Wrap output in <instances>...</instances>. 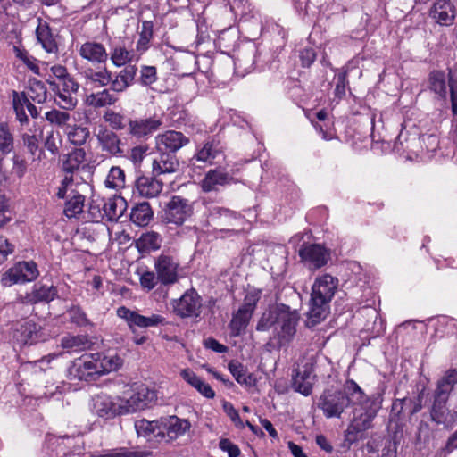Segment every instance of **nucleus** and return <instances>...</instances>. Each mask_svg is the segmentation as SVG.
Segmentation results:
<instances>
[{"label":"nucleus","instance_id":"obj_7","mask_svg":"<svg viewBox=\"0 0 457 457\" xmlns=\"http://www.w3.org/2000/svg\"><path fill=\"white\" fill-rule=\"evenodd\" d=\"M39 275L37 264L33 262H20L7 270L2 276L1 283L4 287L30 282Z\"/></svg>","mask_w":457,"mask_h":457},{"label":"nucleus","instance_id":"obj_11","mask_svg":"<svg viewBox=\"0 0 457 457\" xmlns=\"http://www.w3.org/2000/svg\"><path fill=\"white\" fill-rule=\"evenodd\" d=\"M117 315L127 322L129 329L131 330H134L135 327L141 328L156 327L162 324L164 320L163 317L159 314H152L151 316L146 317L125 306H120L117 309Z\"/></svg>","mask_w":457,"mask_h":457},{"label":"nucleus","instance_id":"obj_27","mask_svg":"<svg viewBox=\"0 0 457 457\" xmlns=\"http://www.w3.org/2000/svg\"><path fill=\"white\" fill-rule=\"evenodd\" d=\"M37 38L42 45V47L47 53H55L58 50L57 43L52 34L51 29L46 21L38 20V25L36 29Z\"/></svg>","mask_w":457,"mask_h":457},{"label":"nucleus","instance_id":"obj_18","mask_svg":"<svg viewBox=\"0 0 457 457\" xmlns=\"http://www.w3.org/2000/svg\"><path fill=\"white\" fill-rule=\"evenodd\" d=\"M127 207V201L123 197L114 195L104 201L101 210L99 206H97V209L100 218L106 219L109 221H117L123 215Z\"/></svg>","mask_w":457,"mask_h":457},{"label":"nucleus","instance_id":"obj_40","mask_svg":"<svg viewBox=\"0 0 457 457\" xmlns=\"http://www.w3.org/2000/svg\"><path fill=\"white\" fill-rule=\"evenodd\" d=\"M125 172L119 166H112L105 179L104 185L106 187L120 190L125 187Z\"/></svg>","mask_w":457,"mask_h":457},{"label":"nucleus","instance_id":"obj_15","mask_svg":"<svg viewBox=\"0 0 457 457\" xmlns=\"http://www.w3.org/2000/svg\"><path fill=\"white\" fill-rule=\"evenodd\" d=\"M158 279L164 285L174 284L178 281L179 263L170 256L161 255L154 263Z\"/></svg>","mask_w":457,"mask_h":457},{"label":"nucleus","instance_id":"obj_49","mask_svg":"<svg viewBox=\"0 0 457 457\" xmlns=\"http://www.w3.org/2000/svg\"><path fill=\"white\" fill-rule=\"evenodd\" d=\"M13 148V137L5 123H0V152L8 154Z\"/></svg>","mask_w":457,"mask_h":457},{"label":"nucleus","instance_id":"obj_5","mask_svg":"<svg viewBox=\"0 0 457 457\" xmlns=\"http://www.w3.org/2000/svg\"><path fill=\"white\" fill-rule=\"evenodd\" d=\"M456 382L457 371L455 370H449L446 371L442 379L438 381L435 394V400L431 409V418L435 422H444L445 403L448 399V395Z\"/></svg>","mask_w":457,"mask_h":457},{"label":"nucleus","instance_id":"obj_17","mask_svg":"<svg viewBox=\"0 0 457 457\" xmlns=\"http://www.w3.org/2000/svg\"><path fill=\"white\" fill-rule=\"evenodd\" d=\"M299 255L304 262L313 269L324 266L329 259V253L318 244L303 245L299 251Z\"/></svg>","mask_w":457,"mask_h":457},{"label":"nucleus","instance_id":"obj_50","mask_svg":"<svg viewBox=\"0 0 457 457\" xmlns=\"http://www.w3.org/2000/svg\"><path fill=\"white\" fill-rule=\"evenodd\" d=\"M103 119L110 127L116 130L123 129L126 126V117L112 110H107L103 115Z\"/></svg>","mask_w":457,"mask_h":457},{"label":"nucleus","instance_id":"obj_59","mask_svg":"<svg viewBox=\"0 0 457 457\" xmlns=\"http://www.w3.org/2000/svg\"><path fill=\"white\" fill-rule=\"evenodd\" d=\"M73 182H74L73 175L66 173L63 179L62 180L61 186L58 188L57 196L62 199L65 198L68 195V191L70 189L71 190Z\"/></svg>","mask_w":457,"mask_h":457},{"label":"nucleus","instance_id":"obj_3","mask_svg":"<svg viewBox=\"0 0 457 457\" xmlns=\"http://www.w3.org/2000/svg\"><path fill=\"white\" fill-rule=\"evenodd\" d=\"M337 287L338 279L329 274L316 278L312 287L308 324L314 326L326 318Z\"/></svg>","mask_w":457,"mask_h":457},{"label":"nucleus","instance_id":"obj_46","mask_svg":"<svg viewBox=\"0 0 457 457\" xmlns=\"http://www.w3.org/2000/svg\"><path fill=\"white\" fill-rule=\"evenodd\" d=\"M54 91L56 92L55 102L62 109L71 110L76 106L78 103V100L74 96L76 92L62 91L59 88V86Z\"/></svg>","mask_w":457,"mask_h":457},{"label":"nucleus","instance_id":"obj_19","mask_svg":"<svg viewBox=\"0 0 457 457\" xmlns=\"http://www.w3.org/2000/svg\"><path fill=\"white\" fill-rule=\"evenodd\" d=\"M79 56L92 64H103L108 59V53L104 45L95 41H87L78 49Z\"/></svg>","mask_w":457,"mask_h":457},{"label":"nucleus","instance_id":"obj_13","mask_svg":"<svg viewBox=\"0 0 457 457\" xmlns=\"http://www.w3.org/2000/svg\"><path fill=\"white\" fill-rule=\"evenodd\" d=\"M428 15L436 24L448 27L454 22L456 7L452 0H435Z\"/></svg>","mask_w":457,"mask_h":457},{"label":"nucleus","instance_id":"obj_30","mask_svg":"<svg viewBox=\"0 0 457 457\" xmlns=\"http://www.w3.org/2000/svg\"><path fill=\"white\" fill-rule=\"evenodd\" d=\"M100 374H105L119 370L123 365V359L115 353L106 354L96 353Z\"/></svg>","mask_w":457,"mask_h":457},{"label":"nucleus","instance_id":"obj_20","mask_svg":"<svg viewBox=\"0 0 457 457\" xmlns=\"http://www.w3.org/2000/svg\"><path fill=\"white\" fill-rule=\"evenodd\" d=\"M156 145L161 152H176L187 144L189 139L181 132L169 130L156 137Z\"/></svg>","mask_w":457,"mask_h":457},{"label":"nucleus","instance_id":"obj_34","mask_svg":"<svg viewBox=\"0 0 457 457\" xmlns=\"http://www.w3.org/2000/svg\"><path fill=\"white\" fill-rule=\"evenodd\" d=\"M86 153L82 148H77L67 154L62 162V170L65 173L73 175L85 162Z\"/></svg>","mask_w":457,"mask_h":457},{"label":"nucleus","instance_id":"obj_28","mask_svg":"<svg viewBox=\"0 0 457 457\" xmlns=\"http://www.w3.org/2000/svg\"><path fill=\"white\" fill-rule=\"evenodd\" d=\"M97 140L103 151H106L111 154L121 153L120 147V139L113 131L107 129H101L97 134Z\"/></svg>","mask_w":457,"mask_h":457},{"label":"nucleus","instance_id":"obj_36","mask_svg":"<svg viewBox=\"0 0 457 457\" xmlns=\"http://www.w3.org/2000/svg\"><path fill=\"white\" fill-rule=\"evenodd\" d=\"M12 107L16 114L17 120L21 125H26L29 122V118L25 112V107L27 108L29 100L24 92H12Z\"/></svg>","mask_w":457,"mask_h":457},{"label":"nucleus","instance_id":"obj_35","mask_svg":"<svg viewBox=\"0 0 457 457\" xmlns=\"http://www.w3.org/2000/svg\"><path fill=\"white\" fill-rule=\"evenodd\" d=\"M161 244L162 237L154 231L144 233L136 240V246L141 253H149L157 250L160 248Z\"/></svg>","mask_w":457,"mask_h":457},{"label":"nucleus","instance_id":"obj_29","mask_svg":"<svg viewBox=\"0 0 457 457\" xmlns=\"http://www.w3.org/2000/svg\"><path fill=\"white\" fill-rule=\"evenodd\" d=\"M179 169L176 158L166 153L160 154L159 158L153 162V173L154 176L174 173Z\"/></svg>","mask_w":457,"mask_h":457},{"label":"nucleus","instance_id":"obj_37","mask_svg":"<svg viewBox=\"0 0 457 457\" xmlns=\"http://www.w3.org/2000/svg\"><path fill=\"white\" fill-rule=\"evenodd\" d=\"M135 429L139 436L147 437L154 434L155 436L164 438V431L161 429L160 420L153 421L137 420L135 422Z\"/></svg>","mask_w":457,"mask_h":457},{"label":"nucleus","instance_id":"obj_56","mask_svg":"<svg viewBox=\"0 0 457 457\" xmlns=\"http://www.w3.org/2000/svg\"><path fill=\"white\" fill-rule=\"evenodd\" d=\"M68 313L73 323L79 326H86L89 324V320H87L86 313L79 307L74 306L71 308Z\"/></svg>","mask_w":457,"mask_h":457},{"label":"nucleus","instance_id":"obj_61","mask_svg":"<svg viewBox=\"0 0 457 457\" xmlns=\"http://www.w3.org/2000/svg\"><path fill=\"white\" fill-rule=\"evenodd\" d=\"M13 251L14 245L5 237H0V263L4 262Z\"/></svg>","mask_w":457,"mask_h":457},{"label":"nucleus","instance_id":"obj_64","mask_svg":"<svg viewBox=\"0 0 457 457\" xmlns=\"http://www.w3.org/2000/svg\"><path fill=\"white\" fill-rule=\"evenodd\" d=\"M220 448L227 452L229 457H238L240 453L238 447L228 439H221L220 441Z\"/></svg>","mask_w":457,"mask_h":457},{"label":"nucleus","instance_id":"obj_32","mask_svg":"<svg viewBox=\"0 0 457 457\" xmlns=\"http://www.w3.org/2000/svg\"><path fill=\"white\" fill-rule=\"evenodd\" d=\"M117 101L118 97L111 92V88L91 93L86 98V104L94 108L113 105Z\"/></svg>","mask_w":457,"mask_h":457},{"label":"nucleus","instance_id":"obj_2","mask_svg":"<svg viewBox=\"0 0 457 457\" xmlns=\"http://www.w3.org/2000/svg\"><path fill=\"white\" fill-rule=\"evenodd\" d=\"M299 314L289 306L279 303L271 306L262 314L257 324V330L265 331L274 328L275 337L280 347L288 345L296 333Z\"/></svg>","mask_w":457,"mask_h":457},{"label":"nucleus","instance_id":"obj_31","mask_svg":"<svg viewBox=\"0 0 457 457\" xmlns=\"http://www.w3.org/2000/svg\"><path fill=\"white\" fill-rule=\"evenodd\" d=\"M138 59L139 55L123 46H114L110 53V60L115 67H122L129 62H137Z\"/></svg>","mask_w":457,"mask_h":457},{"label":"nucleus","instance_id":"obj_1","mask_svg":"<svg viewBox=\"0 0 457 457\" xmlns=\"http://www.w3.org/2000/svg\"><path fill=\"white\" fill-rule=\"evenodd\" d=\"M379 396L369 398L362 389L352 379L347 380L342 391H325L320 397L319 407L327 418L340 417L345 408L360 405L365 410L361 424L354 417V428L362 430L369 428L371 419L380 408Z\"/></svg>","mask_w":457,"mask_h":457},{"label":"nucleus","instance_id":"obj_33","mask_svg":"<svg viewBox=\"0 0 457 457\" xmlns=\"http://www.w3.org/2000/svg\"><path fill=\"white\" fill-rule=\"evenodd\" d=\"M228 370L240 385L251 387L256 383V379L252 373H248L246 368L237 361H231L228 363Z\"/></svg>","mask_w":457,"mask_h":457},{"label":"nucleus","instance_id":"obj_54","mask_svg":"<svg viewBox=\"0 0 457 457\" xmlns=\"http://www.w3.org/2000/svg\"><path fill=\"white\" fill-rule=\"evenodd\" d=\"M140 83L143 86H151L157 80V71L154 66H142L140 70Z\"/></svg>","mask_w":457,"mask_h":457},{"label":"nucleus","instance_id":"obj_45","mask_svg":"<svg viewBox=\"0 0 457 457\" xmlns=\"http://www.w3.org/2000/svg\"><path fill=\"white\" fill-rule=\"evenodd\" d=\"M430 89L437 94L439 96L445 98L446 84L445 76L442 71H433L429 76Z\"/></svg>","mask_w":457,"mask_h":457},{"label":"nucleus","instance_id":"obj_43","mask_svg":"<svg viewBox=\"0 0 457 457\" xmlns=\"http://www.w3.org/2000/svg\"><path fill=\"white\" fill-rule=\"evenodd\" d=\"M56 289L53 286H35L33 292L29 295V300L32 302H50L54 300L56 295Z\"/></svg>","mask_w":457,"mask_h":457},{"label":"nucleus","instance_id":"obj_14","mask_svg":"<svg viewBox=\"0 0 457 457\" xmlns=\"http://www.w3.org/2000/svg\"><path fill=\"white\" fill-rule=\"evenodd\" d=\"M70 375L79 380H89L95 375H101L95 354L77 359L69 370Z\"/></svg>","mask_w":457,"mask_h":457},{"label":"nucleus","instance_id":"obj_25","mask_svg":"<svg viewBox=\"0 0 457 457\" xmlns=\"http://www.w3.org/2000/svg\"><path fill=\"white\" fill-rule=\"evenodd\" d=\"M81 75L85 79L86 84H92L99 87L109 85L112 79V71L106 67L86 68Z\"/></svg>","mask_w":457,"mask_h":457},{"label":"nucleus","instance_id":"obj_60","mask_svg":"<svg viewBox=\"0 0 457 457\" xmlns=\"http://www.w3.org/2000/svg\"><path fill=\"white\" fill-rule=\"evenodd\" d=\"M27 162L19 155L13 156L12 172L18 177L22 178L27 171Z\"/></svg>","mask_w":457,"mask_h":457},{"label":"nucleus","instance_id":"obj_44","mask_svg":"<svg viewBox=\"0 0 457 457\" xmlns=\"http://www.w3.org/2000/svg\"><path fill=\"white\" fill-rule=\"evenodd\" d=\"M85 197L82 195H74L65 204L64 214L68 218H75L82 213Z\"/></svg>","mask_w":457,"mask_h":457},{"label":"nucleus","instance_id":"obj_42","mask_svg":"<svg viewBox=\"0 0 457 457\" xmlns=\"http://www.w3.org/2000/svg\"><path fill=\"white\" fill-rule=\"evenodd\" d=\"M90 345L86 336H66L62 339V346L71 351H82Z\"/></svg>","mask_w":457,"mask_h":457},{"label":"nucleus","instance_id":"obj_41","mask_svg":"<svg viewBox=\"0 0 457 457\" xmlns=\"http://www.w3.org/2000/svg\"><path fill=\"white\" fill-rule=\"evenodd\" d=\"M27 96L37 104H43L47 98V88L42 81L36 79H30Z\"/></svg>","mask_w":457,"mask_h":457},{"label":"nucleus","instance_id":"obj_8","mask_svg":"<svg viewBox=\"0 0 457 457\" xmlns=\"http://www.w3.org/2000/svg\"><path fill=\"white\" fill-rule=\"evenodd\" d=\"M163 212V220L166 223L179 226L193 214V205L187 199L174 195L166 204Z\"/></svg>","mask_w":457,"mask_h":457},{"label":"nucleus","instance_id":"obj_51","mask_svg":"<svg viewBox=\"0 0 457 457\" xmlns=\"http://www.w3.org/2000/svg\"><path fill=\"white\" fill-rule=\"evenodd\" d=\"M45 118L50 124L62 127L68 123L71 116L66 112L53 109L45 113Z\"/></svg>","mask_w":457,"mask_h":457},{"label":"nucleus","instance_id":"obj_16","mask_svg":"<svg viewBox=\"0 0 457 457\" xmlns=\"http://www.w3.org/2000/svg\"><path fill=\"white\" fill-rule=\"evenodd\" d=\"M160 426L164 431V439L167 441H173L184 436L191 427L187 420L177 416L161 418Z\"/></svg>","mask_w":457,"mask_h":457},{"label":"nucleus","instance_id":"obj_38","mask_svg":"<svg viewBox=\"0 0 457 457\" xmlns=\"http://www.w3.org/2000/svg\"><path fill=\"white\" fill-rule=\"evenodd\" d=\"M153 218L150 204L146 202L136 205L130 213V220L137 226L147 225Z\"/></svg>","mask_w":457,"mask_h":457},{"label":"nucleus","instance_id":"obj_24","mask_svg":"<svg viewBox=\"0 0 457 457\" xmlns=\"http://www.w3.org/2000/svg\"><path fill=\"white\" fill-rule=\"evenodd\" d=\"M162 190V183L148 177H140L137 179L135 185V193L145 198L157 196Z\"/></svg>","mask_w":457,"mask_h":457},{"label":"nucleus","instance_id":"obj_48","mask_svg":"<svg viewBox=\"0 0 457 457\" xmlns=\"http://www.w3.org/2000/svg\"><path fill=\"white\" fill-rule=\"evenodd\" d=\"M219 149L213 142H207L195 154V159L198 162L212 163V160L217 156Z\"/></svg>","mask_w":457,"mask_h":457},{"label":"nucleus","instance_id":"obj_63","mask_svg":"<svg viewBox=\"0 0 457 457\" xmlns=\"http://www.w3.org/2000/svg\"><path fill=\"white\" fill-rule=\"evenodd\" d=\"M448 87L451 94L452 112L454 116L457 115V80L449 77Z\"/></svg>","mask_w":457,"mask_h":457},{"label":"nucleus","instance_id":"obj_9","mask_svg":"<svg viewBox=\"0 0 457 457\" xmlns=\"http://www.w3.org/2000/svg\"><path fill=\"white\" fill-rule=\"evenodd\" d=\"M92 411L97 416L106 419L124 415L120 396H111L106 394H98L92 397Z\"/></svg>","mask_w":457,"mask_h":457},{"label":"nucleus","instance_id":"obj_6","mask_svg":"<svg viewBox=\"0 0 457 457\" xmlns=\"http://www.w3.org/2000/svg\"><path fill=\"white\" fill-rule=\"evenodd\" d=\"M262 291L259 289L249 290L241 307L234 313L230 321L231 334L234 337L240 335L244 331L255 310L256 304L261 298Z\"/></svg>","mask_w":457,"mask_h":457},{"label":"nucleus","instance_id":"obj_52","mask_svg":"<svg viewBox=\"0 0 457 457\" xmlns=\"http://www.w3.org/2000/svg\"><path fill=\"white\" fill-rule=\"evenodd\" d=\"M22 141L30 154L33 156V160H35L36 157L40 159L41 151L38 148L39 140L37 137L36 135L24 133L22 135Z\"/></svg>","mask_w":457,"mask_h":457},{"label":"nucleus","instance_id":"obj_55","mask_svg":"<svg viewBox=\"0 0 457 457\" xmlns=\"http://www.w3.org/2000/svg\"><path fill=\"white\" fill-rule=\"evenodd\" d=\"M61 143L62 138L60 133L57 131H51L46 138L45 146L49 152L54 154L58 153Z\"/></svg>","mask_w":457,"mask_h":457},{"label":"nucleus","instance_id":"obj_12","mask_svg":"<svg viewBox=\"0 0 457 457\" xmlns=\"http://www.w3.org/2000/svg\"><path fill=\"white\" fill-rule=\"evenodd\" d=\"M173 307L174 312L182 318L198 317L201 313L202 300L196 291L191 289L176 300Z\"/></svg>","mask_w":457,"mask_h":457},{"label":"nucleus","instance_id":"obj_53","mask_svg":"<svg viewBox=\"0 0 457 457\" xmlns=\"http://www.w3.org/2000/svg\"><path fill=\"white\" fill-rule=\"evenodd\" d=\"M48 83L52 87L53 90L57 89V87L59 86V88L61 90L65 92H76L79 89V84L75 81L73 77L71 75H68L64 79L61 80L60 82H55L53 80L48 79Z\"/></svg>","mask_w":457,"mask_h":457},{"label":"nucleus","instance_id":"obj_62","mask_svg":"<svg viewBox=\"0 0 457 457\" xmlns=\"http://www.w3.org/2000/svg\"><path fill=\"white\" fill-rule=\"evenodd\" d=\"M158 277L156 278L154 273L152 271H145L140 277V284L142 287L151 290L157 283Z\"/></svg>","mask_w":457,"mask_h":457},{"label":"nucleus","instance_id":"obj_23","mask_svg":"<svg viewBox=\"0 0 457 457\" xmlns=\"http://www.w3.org/2000/svg\"><path fill=\"white\" fill-rule=\"evenodd\" d=\"M12 337L21 346L33 345L39 340L37 327L32 321H25L17 326L13 331Z\"/></svg>","mask_w":457,"mask_h":457},{"label":"nucleus","instance_id":"obj_22","mask_svg":"<svg viewBox=\"0 0 457 457\" xmlns=\"http://www.w3.org/2000/svg\"><path fill=\"white\" fill-rule=\"evenodd\" d=\"M162 121L155 118H147L129 121V132L137 138L146 137L156 131Z\"/></svg>","mask_w":457,"mask_h":457},{"label":"nucleus","instance_id":"obj_21","mask_svg":"<svg viewBox=\"0 0 457 457\" xmlns=\"http://www.w3.org/2000/svg\"><path fill=\"white\" fill-rule=\"evenodd\" d=\"M137 69L135 65H129L116 72L114 76L112 75L110 81V88L115 93L125 92L135 80Z\"/></svg>","mask_w":457,"mask_h":457},{"label":"nucleus","instance_id":"obj_26","mask_svg":"<svg viewBox=\"0 0 457 457\" xmlns=\"http://www.w3.org/2000/svg\"><path fill=\"white\" fill-rule=\"evenodd\" d=\"M230 177L222 170L216 169L209 170L201 182L202 189L204 192L216 190L217 187L224 186L230 181Z\"/></svg>","mask_w":457,"mask_h":457},{"label":"nucleus","instance_id":"obj_57","mask_svg":"<svg viewBox=\"0 0 457 457\" xmlns=\"http://www.w3.org/2000/svg\"><path fill=\"white\" fill-rule=\"evenodd\" d=\"M222 407L225 413L230 418L231 421L235 424L237 428H243L245 427L244 422L240 419L238 411L234 408V406L230 403L224 402Z\"/></svg>","mask_w":457,"mask_h":457},{"label":"nucleus","instance_id":"obj_47","mask_svg":"<svg viewBox=\"0 0 457 457\" xmlns=\"http://www.w3.org/2000/svg\"><path fill=\"white\" fill-rule=\"evenodd\" d=\"M89 129L86 127L74 126L67 132L68 140L75 145H82L89 137Z\"/></svg>","mask_w":457,"mask_h":457},{"label":"nucleus","instance_id":"obj_58","mask_svg":"<svg viewBox=\"0 0 457 457\" xmlns=\"http://www.w3.org/2000/svg\"><path fill=\"white\" fill-rule=\"evenodd\" d=\"M152 37V31L150 29H146L144 25V29L140 33L139 39L137 42V51L139 52V56L142 54L147 48L148 44L150 42Z\"/></svg>","mask_w":457,"mask_h":457},{"label":"nucleus","instance_id":"obj_39","mask_svg":"<svg viewBox=\"0 0 457 457\" xmlns=\"http://www.w3.org/2000/svg\"><path fill=\"white\" fill-rule=\"evenodd\" d=\"M236 218V213L228 209L220 206H214L212 209H210V221L217 226L232 225L231 221Z\"/></svg>","mask_w":457,"mask_h":457},{"label":"nucleus","instance_id":"obj_10","mask_svg":"<svg viewBox=\"0 0 457 457\" xmlns=\"http://www.w3.org/2000/svg\"><path fill=\"white\" fill-rule=\"evenodd\" d=\"M313 362L312 359L302 360L297 363L293 374V387L296 392L307 396L311 395L313 384Z\"/></svg>","mask_w":457,"mask_h":457},{"label":"nucleus","instance_id":"obj_4","mask_svg":"<svg viewBox=\"0 0 457 457\" xmlns=\"http://www.w3.org/2000/svg\"><path fill=\"white\" fill-rule=\"evenodd\" d=\"M156 400V392L143 384L128 387L120 396L124 415L144 410Z\"/></svg>","mask_w":457,"mask_h":457}]
</instances>
